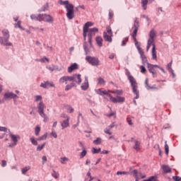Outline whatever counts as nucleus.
I'll list each match as a JSON object with an SVG mask.
<instances>
[{"instance_id": "f257e3e1", "label": "nucleus", "mask_w": 181, "mask_h": 181, "mask_svg": "<svg viewBox=\"0 0 181 181\" xmlns=\"http://www.w3.org/2000/svg\"><path fill=\"white\" fill-rule=\"evenodd\" d=\"M134 30L133 31L132 37L134 40V43L137 47L138 52L141 56V59L142 60L143 64H145L146 63H148V59L146 58V56H145V52H144V49L141 48L138 45V40H136V34L138 33V28H139V23L138 22V20H135L134 21Z\"/></svg>"}, {"instance_id": "f03ea898", "label": "nucleus", "mask_w": 181, "mask_h": 181, "mask_svg": "<svg viewBox=\"0 0 181 181\" xmlns=\"http://www.w3.org/2000/svg\"><path fill=\"white\" fill-rule=\"evenodd\" d=\"M126 76L128 77V80L131 83L132 88V92L136 95L134 97V100H138L139 98V90H138V83H136V80L134 76H131V72L129 71H126Z\"/></svg>"}, {"instance_id": "7ed1b4c3", "label": "nucleus", "mask_w": 181, "mask_h": 181, "mask_svg": "<svg viewBox=\"0 0 181 181\" xmlns=\"http://www.w3.org/2000/svg\"><path fill=\"white\" fill-rule=\"evenodd\" d=\"M60 5H65L66 9V18L71 20L74 18V6L69 3V1H59Z\"/></svg>"}, {"instance_id": "20e7f679", "label": "nucleus", "mask_w": 181, "mask_h": 181, "mask_svg": "<svg viewBox=\"0 0 181 181\" xmlns=\"http://www.w3.org/2000/svg\"><path fill=\"white\" fill-rule=\"evenodd\" d=\"M2 35L3 37H0V44L3 45V46H12L11 42H8L9 41V37H11L9 30L4 29L2 30Z\"/></svg>"}, {"instance_id": "39448f33", "label": "nucleus", "mask_w": 181, "mask_h": 181, "mask_svg": "<svg viewBox=\"0 0 181 181\" xmlns=\"http://www.w3.org/2000/svg\"><path fill=\"white\" fill-rule=\"evenodd\" d=\"M107 32L103 33V39L105 42H109V43H111L112 42V30H111L110 26L106 27Z\"/></svg>"}, {"instance_id": "423d86ee", "label": "nucleus", "mask_w": 181, "mask_h": 181, "mask_svg": "<svg viewBox=\"0 0 181 181\" xmlns=\"http://www.w3.org/2000/svg\"><path fill=\"white\" fill-rule=\"evenodd\" d=\"M98 32V28H89V30H87V35L88 37V42L90 44V46H93V36H95V33Z\"/></svg>"}, {"instance_id": "0eeeda50", "label": "nucleus", "mask_w": 181, "mask_h": 181, "mask_svg": "<svg viewBox=\"0 0 181 181\" xmlns=\"http://www.w3.org/2000/svg\"><path fill=\"white\" fill-rule=\"evenodd\" d=\"M86 60L92 66H99L100 60L97 57L86 56Z\"/></svg>"}, {"instance_id": "6e6552de", "label": "nucleus", "mask_w": 181, "mask_h": 181, "mask_svg": "<svg viewBox=\"0 0 181 181\" xmlns=\"http://www.w3.org/2000/svg\"><path fill=\"white\" fill-rule=\"evenodd\" d=\"M54 19L49 14H41V22H47V23H53Z\"/></svg>"}, {"instance_id": "1a4fd4ad", "label": "nucleus", "mask_w": 181, "mask_h": 181, "mask_svg": "<svg viewBox=\"0 0 181 181\" xmlns=\"http://www.w3.org/2000/svg\"><path fill=\"white\" fill-rule=\"evenodd\" d=\"M108 98L111 103H114L115 104H117V103H124L125 101V98L121 96L114 98L112 95H108Z\"/></svg>"}, {"instance_id": "9d476101", "label": "nucleus", "mask_w": 181, "mask_h": 181, "mask_svg": "<svg viewBox=\"0 0 181 181\" xmlns=\"http://www.w3.org/2000/svg\"><path fill=\"white\" fill-rule=\"evenodd\" d=\"M9 136H10V138H11V140L13 142V144H11L9 146L10 148H12V146H16V145H18V139H21V136H19V135L13 134L12 133H10Z\"/></svg>"}, {"instance_id": "9b49d317", "label": "nucleus", "mask_w": 181, "mask_h": 181, "mask_svg": "<svg viewBox=\"0 0 181 181\" xmlns=\"http://www.w3.org/2000/svg\"><path fill=\"white\" fill-rule=\"evenodd\" d=\"M96 94H98L99 95H106L105 98L108 100V95H111V93H110V90H105L104 89H95V90Z\"/></svg>"}, {"instance_id": "f8f14e48", "label": "nucleus", "mask_w": 181, "mask_h": 181, "mask_svg": "<svg viewBox=\"0 0 181 181\" xmlns=\"http://www.w3.org/2000/svg\"><path fill=\"white\" fill-rule=\"evenodd\" d=\"M90 26H93V23L90 21L86 23L85 25H83V32L84 40H86L87 37V31L90 30V28H90Z\"/></svg>"}, {"instance_id": "ddd939ff", "label": "nucleus", "mask_w": 181, "mask_h": 181, "mask_svg": "<svg viewBox=\"0 0 181 181\" xmlns=\"http://www.w3.org/2000/svg\"><path fill=\"white\" fill-rule=\"evenodd\" d=\"M4 100H9L13 98V100H16L18 98V95H16L15 93L12 92H7L4 93Z\"/></svg>"}, {"instance_id": "4468645a", "label": "nucleus", "mask_w": 181, "mask_h": 181, "mask_svg": "<svg viewBox=\"0 0 181 181\" xmlns=\"http://www.w3.org/2000/svg\"><path fill=\"white\" fill-rule=\"evenodd\" d=\"M71 81H74L78 84H81V74H75L71 76Z\"/></svg>"}, {"instance_id": "2eb2a0df", "label": "nucleus", "mask_w": 181, "mask_h": 181, "mask_svg": "<svg viewBox=\"0 0 181 181\" xmlns=\"http://www.w3.org/2000/svg\"><path fill=\"white\" fill-rule=\"evenodd\" d=\"M45 108H46L45 103H43L42 101L40 102L39 104L37 105V110H38V113L40 115L41 114L45 113Z\"/></svg>"}, {"instance_id": "dca6fc26", "label": "nucleus", "mask_w": 181, "mask_h": 181, "mask_svg": "<svg viewBox=\"0 0 181 181\" xmlns=\"http://www.w3.org/2000/svg\"><path fill=\"white\" fill-rule=\"evenodd\" d=\"M67 81H71V76H62L59 78V83L60 84H67Z\"/></svg>"}, {"instance_id": "f3484780", "label": "nucleus", "mask_w": 181, "mask_h": 181, "mask_svg": "<svg viewBox=\"0 0 181 181\" xmlns=\"http://www.w3.org/2000/svg\"><path fill=\"white\" fill-rule=\"evenodd\" d=\"M81 87V89L83 90V91L88 90V77L85 76V81L82 83Z\"/></svg>"}, {"instance_id": "a211bd4d", "label": "nucleus", "mask_w": 181, "mask_h": 181, "mask_svg": "<svg viewBox=\"0 0 181 181\" xmlns=\"http://www.w3.org/2000/svg\"><path fill=\"white\" fill-rule=\"evenodd\" d=\"M151 46H153H153H155V40L148 38L146 47V52L149 51V49H151Z\"/></svg>"}, {"instance_id": "6ab92c4d", "label": "nucleus", "mask_w": 181, "mask_h": 181, "mask_svg": "<svg viewBox=\"0 0 181 181\" xmlns=\"http://www.w3.org/2000/svg\"><path fill=\"white\" fill-rule=\"evenodd\" d=\"M134 146H133V148H134L136 152H139V151H141V142L136 140H134Z\"/></svg>"}, {"instance_id": "aec40b11", "label": "nucleus", "mask_w": 181, "mask_h": 181, "mask_svg": "<svg viewBox=\"0 0 181 181\" xmlns=\"http://www.w3.org/2000/svg\"><path fill=\"white\" fill-rule=\"evenodd\" d=\"M77 69H78V65L74 63L72 65H71L69 67H68V73H72L74 70H77Z\"/></svg>"}, {"instance_id": "412c9836", "label": "nucleus", "mask_w": 181, "mask_h": 181, "mask_svg": "<svg viewBox=\"0 0 181 181\" xmlns=\"http://www.w3.org/2000/svg\"><path fill=\"white\" fill-rule=\"evenodd\" d=\"M41 15L42 14H33L30 16L32 21H38V22H41Z\"/></svg>"}, {"instance_id": "4be33fe9", "label": "nucleus", "mask_w": 181, "mask_h": 181, "mask_svg": "<svg viewBox=\"0 0 181 181\" xmlns=\"http://www.w3.org/2000/svg\"><path fill=\"white\" fill-rule=\"evenodd\" d=\"M69 121H70V119H64V120L61 123L62 129H64L65 128H68V127H69V125H70Z\"/></svg>"}, {"instance_id": "5701e85b", "label": "nucleus", "mask_w": 181, "mask_h": 181, "mask_svg": "<svg viewBox=\"0 0 181 181\" xmlns=\"http://www.w3.org/2000/svg\"><path fill=\"white\" fill-rule=\"evenodd\" d=\"M162 169L164 173H172V168L169 165H163Z\"/></svg>"}, {"instance_id": "b1692460", "label": "nucleus", "mask_w": 181, "mask_h": 181, "mask_svg": "<svg viewBox=\"0 0 181 181\" xmlns=\"http://www.w3.org/2000/svg\"><path fill=\"white\" fill-rule=\"evenodd\" d=\"M151 54L153 60H158V57L156 55V47L155 46H153L152 48Z\"/></svg>"}, {"instance_id": "393cba45", "label": "nucleus", "mask_w": 181, "mask_h": 181, "mask_svg": "<svg viewBox=\"0 0 181 181\" xmlns=\"http://www.w3.org/2000/svg\"><path fill=\"white\" fill-rule=\"evenodd\" d=\"M156 37V31L155 30H151L149 33V39H151L153 40H155Z\"/></svg>"}, {"instance_id": "a878e982", "label": "nucleus", "mask_w": 181, "mask_h": 181, "mask_svg": "<svg viewBox=\"0 0 181 181\" xmlns=\"http://www.w3.org/2000/svg\"><path fill=\"white\" fill-rule=\"evenodd\" d=\"M95 40L98 46H99V47H103V37H97Z\"/></svg>"}, {"instance_id": "bb28decb", "label": "nucleus", "mask_w": 181, "mask_h": 181, "mask_svg": "<svg viewBox=\"0 0 181 181\" xmlns=\"http://www.w3.org/2000/svg\"><path fill=\"white\" fill-rule=\"evenodd\" d=\"M40 129H41L40 126L37 125L35 127V135L36 136H39V134H40Z\"/></svg>"}, {"instance_id": "cd10ccee", "label": "nucleus", "mask_w": 181, "mask_h": 181, "mask_svg": "<svg viewBox=\"0 0 181 181\" xmlns=\"http://www.w3.org/2000/svg\"><path fill=\"white\" fill-rule=\"evenodd\" d=\"M103 143V139L98 137L95 140L93 141L95 145H101Z\"/></svg>"}, {"instance_id": "c85d7f7f", "label": "nucleus", "mask_w": 181, "mask_h": 181, "mask_svg": "<svg viewBox=\"0 0 181 181\" xmlns=\"http://www.w3.org/2000/svg\"><path fill=\"white\" fill-rule=\"evenodd\" d=\"M28 170H30V166H26V167H24L23 168L21 169V173L23 175H26L27 172Z\"/></svg>"}, {"instance_id": "c756f323", "label": "nucleus", "mask_w": 181, "mask_h": 181, "mask_svg": "<svg viewBox=\"0 0 181 181\" xmlns=\"http://www.w3.org/2000/svg\"><path fill=\"white\" fill-rule=\"evenodd\" d=\"M109 93H112V94H115L116 95H122V90H113V91H110Z\"/></svg>"}, {"instance_id": "7c9ffc66", "label": "nucleus", "mask_w": 181, "mask_h": 181, "mask_svg": "<svg viewBox=\"0 0 181 181\" xmlns=\"http://www.w3.org/2000/svg\"><path fill=\"white\" fill-rule=\"evenodd\" d=\"M148 64V71H150V73H152V71H155V67L153 66V64H151L147 63Z\"/></svg>"}, {"instance_id": "2f4dec72", "label": "nucleus", "mask_w": 181, "mask_h": 181, "mask_svg": "<svg viewBox=\"0 0 181 181\" xmlns=\"http://www.w3.org/2000/svg\"><path fill=\"white\" fill-rule=\"evenodd\" d=\"M60 162L62 165H66V163L69 162V159L67 158V157H62L60 158Z\"/></svg>"}, {"instance_id": "473e14b6", "label": "nucleus", "mask_w": 181, "mask_h": 181, "mask_svg": "<svg viewBox=\"0 0 181 181\" xmlns=\"http://www.w3.org/2000/svg\"><path fill=\"white\" fill-rule=\"evenodd\" d=\"M47 139V133H45V134L39 137L37 139V141H46Z\"/></svg>"}, {"instance_id": "72a5a7b5", "label": "nucleus", "mask_w": 181, "mask_h": 181, "mask_svg": "<svg viewBox=\"0 0 181 181\" xmlns=\"http://www.w3.org/2000/svg\"><path fill=\"white\" fill-rule=\"evenodd\" d=\"M145 86H146V88H147V90H151V89L153 88V87H151L149 86V81L148 80V78H146L145 80Z\"/></svg>"}, {"instance_id": "f704fd0d", "label": "nucleus", "mask_w": 181, "mask_h": 181, "mask_svg": "<svg viewBox=\"0 0 181 181\" xmlns=\"http://www.w3.org/2000/svg\"><path fill=\"white\" fill-rule=\"evenodd\" d=\"M98 84H100V86H105V81L104 80V78H99L98 79Z\"/></svg>"}, {"instance_id": "c9c22d12", "label": "nucleus", "mask_w": 181, "mask_h": 181, "mask_svg": "<svg viewBox=\"0 0 181 181\" xmlns=\"http://www.w3.org/2000/svg\"><path fill=\"white\" fill-rule=\"evenodd\" d=\"M141 5L145 10H146V5H148V0H141Z\"/></svg>"}, {"instance_id": "e433bc0d", "label": "nucleus", "mask_w": 181, "mask_h": 181, "mask_svg": "<svg viewBox=\"0 0 181 181\" xmlns=\"http://www.w3.org/2000/svg\"><path fill=\"white\" fill-rule=\"evenodd\" d=\"M40 115V117H42V118H44V120H43L44 122H47V121L49 120V117H47L45 113H42Z\"/></svg>"}, {"instance_id": "4c0bfd02", "label": "nucleus", "mask_w": 181, "mask_h": 181, "mask_svg": "<svg viewBox=\"0 0 181 181\" xmlns=\"http://www.w3.org/2000/svg\"><path fill=\"white\" fill-rule=\"evenodd\" d=\"M165 151L166 155H169V146L168 145V141H165Z\"/></svg>"}, {"instance_id": "58836bf2", "label": "nucleus", "mask_w": 181, "mask_h": 181, "mask_svg": "<svg viewBox=\"0 0 181 181\" xmlns=\"http://www.w3.org/2000/svg\"><path fill=\"white\" fill-rule=\"evenodd\" d=\"M100 152H101V148H92L93 153H100Z\"/></svg>"}, {"instance_id": "ea45409f", "label": "nucleus", "mask_w": 181, "mask_h": 181, "mask_svg": "<svg viewBox=\"0 0 181 181\" xmlns=\"http://www.w3.org/2000/svg\"><path fill=\"white\" fill-rule=\"evenodd\" d=\"M172 63H173V61H171L169 64L167 65V69L169 71H173V69H172Z\"/></svg>"}, {"instance_id": "a19ab883", "label": "nucleus", "mask_w": 181, "mask_h": 181, "mask_svg": "<svg viewBox=\"0 0 181 181\" xmlns=\"http://www.w3.org/2000/svg\"><path fill=\"white\" fill-rule=\"evenodd\" d=\"M30 141H31V143L33 144V145H35V146H37V141H36L35 139V137H31L30 139Z\"/></svg>"}, {"instance_id": "79ce46f5", "label": "nucleus", "mask_w": 181, "mask_h": 181, "mask_svg": "<svg viewBox=\"0 0 181 181\" xmlns=\"http://www.w3.org/2000/svg\"><path fill=\"white\" fill-rule=\"evenodd\" d=\"M86 155H87V151L86 149H84L80 155V158L81 159H83V158H84V156H86Z\"/></svg>"}, {"instance_id": "37998d69", "label": "nucleus", "mask_w": 181, "mask_h": 181, "mask_svg": "<svg viewBox=\"0 0 181 181\" xmlns=\"http://www.w3.org/2000/svg\"><path fill=\"white\" fill-rule=\"evenodd\" d=\"M21 25V21H18L17 24H15V28H19V29H21V30H23V28H22Z\"/></svg>"}, {"instance_id": "c03bdc74", "label": "nucleus", "mask_w": 181, "mask_h": 181, "mask_svg": "<svg viewBox=\"0 0 181 181\" xmlns=\"http://www.w3.org/2000/svg\"><path fill=\"white\" fill-rule=\"evenodd\" d=\"M128 37H126L125 38H124V40L122 42V46H125V45H127V43L128 42Z\"/></svg>"}, {"instance_id": "a18cd8bd", "label": "nucleus", "mask_w": 181, "mask_h": 181, "mask_svg": "<svg viewBox=\"0 0 181 181\" xmlns=\"http://www.w3.org/2000/svg\"><path fill=\"white\" fill-rule=\"evenodd\" d=\"M83 48H84L85 52H86V53L88 52H89V50H90V47H88V46H87V42H84Z\"/></svg>"}, {"instance_id": "49530a36", "label": "nucleus", "mask_w": 181, "mask_h": 181, "mask_svg": "<svg viewBox=\"0 0 181 181\" xmlns=\"http://www.w3.org/2000/svg\"><path fill=\"white\" fill-rule=\"evenodd\" d=\"M72 87H74V85L73 83H71L70 85H66L65 90L69 91V90H71Z\"/></svg>"}, {"instance_id": "de8ad7c7", "label": "nucleus", "mask_w": 181, "mask_h": 181, "mask_svg": "<svg viewBox=\"0 0 181 181\" xmlns=\"http://www.w3.org/2000/svg\"><path fill=\"white\" fill-rule=\"evenodd\" d=\"M46 143H44L42 146L39 145L37 147V151H42L45 148Z\"/></svg>"}, {"instance_id": "09e8293b", "label": "nucleus", "mask_w": 181, "mask_h": 181, "mask_svg": "<svg viewBox=\"0 0 181 181\" xmlns=\"http://www.w3.org/2000/svg\"><path fill=\"white\" fill-rule=\"evenodd\" d=\"M45 83L47 84V88H49V87H54V84L53 83V82L47 81Z\"/></svg>"}, {"instance_id": "8fccbe9b", "label": "nucleus", "mask_w": 181, "mask_h": 181, "mask_svg": "<svg viewBox=\"0 0 181 181\" xmlns=\"http://www.w3.org/2000/svg\"><path fill=\"white\" fill-rule=\"evenodd\" d=\"M52 176H53V177H54L55 179H57V177H59V173H57L56 171L53 170Z\"/></svg>"}, {"instance_id": "3c124183", "label": "nucleus", "mask_w": 181, "mask_h": 181, "mask_svg": "<svg viewBox=\"0 0 181 181\" xmlns=\"http://www.w3.org/2000/svg\"><path fill=\"white\" fill-rule=\"evenodd\" d=\"M47 69L49 70V71H54V70H56V67L53 65L52 66H47Z\"/></svg>"}, {"instance_id": "603ef678", "label": "nucleus", "mask_w": 181, "mask_h": 181, "mask_svg": "<svg viewBox=\"0 0 181 181\" xmlns=\"http://www.w3.org/2000/svg\"><path fill=\"white\" fill-rule=\"evenodd\" d=\"M67 112H69V114H71V112H74V108H73L71 106H69L67 108Z\"/></svg>"}, {"instance_id": "864d4df0", "label": "nucleus", "mask_w": 181, "mask_h": 181, "mask_svg": "<svg viewBox=\"0 0 181 181\" xmlns=\"http://www.w3.org/2000/svg\"><path fill=\"white\" fill-rule=\"evenodd\" d=\"M35 103H37V101H42V95H35Z\"/></svg>"}, {"instance_id": "5fc2aeb1", "label": "nucleus", "mask_w": 181, "mask_h": 181, "mask_svg": "<svg viewBox=\"0 0 181 181\" xmlns=\"http://www.w3.org/2000/svg\"><path fill=\"white\" fill-rule=\"evenodd\" d=\"M117 175H129V173L125 171H117Z\"/></svg>"}, {"instance_id": "6e6d98bb", "label": "nucleus", "mask_w": 181, "mask_h": 181, "mask_svg": "<svg viewBox=\"0 0 181 181\" xmlns=\"http://www.w3.org/2000/svg\"><path fill=\"white\" fill-rule=\"evenodd\" d=\"M8 128L6 127H0V132H7Z\"/></svg>"}, {"instance_id": "4d7b16f0", "label": "nucleus", "mask_w": 181, "mask_h": 181, "mask_svg": "<svg viewBox=\"0 0 181 181\" xmlns=\"http://www.w3.org/2000/svg\"><path fill=\"white\" fill-rule=\"evenodd\" d=\"M110 129L106 128L104 131L105 134H107V135H112V132L110 131Z\"/></svg>"}, {"instance_id": "13d9d810", "label": "nucleus", "mask_w": 181, "mask_h": 181, "mask_svg": "<svg viewBox=\"0 0 181 181\" xmlns=\"http://www.w3.org/2000/svg\"><path fill=\"white\" fill-rule=\"evenodd\" d=\"M141 73H146V69L144 66H140Z\"/></svg>"}, {"instance_id": "bf43d9fd", "label": "nucleus", "mask_w": 181, "mask_h": 181, "mask_svg": "<svg viewBox=\"0 0 181 181\" xmlns=\"http://www.w3.org/2000/svg\"><path fill=\"white\" fill-rule=\"evenodd\" d=\"M127 121L129 125H131V126L134 125V123H132V120L129 117L127 118Z\"/></svg>"}, {"instance_id": "052dcab7", "label": "nucleus", "mask_w": 181, "mask_h": 181, "mask_svg": "<svg viewBox=\"0 0 181 181\" xmlns=\"http://www.w3.org/2000/svg\"><path fill=\"white\" fill-rule=\"evenodd\" d=\"M173 179L175 181H181V177L179 176H174L173 177Z\"/></svg>"}, {"instance_id": "680f3d73", "label": "nucleus", "mask_w": 181, "mask_h": 181, "mask_svg": "<svg viewBox=\"0 0 181 181\" xmlns=\"http://www.w3.org/2000/svg\"><path fill=\"white\" fill-rule=\"evenodd\" d=\"M61 117L62 118H64L65 119H70V117L66 114H62Z\"/></svg>"}, {"instance_id": "e2e57ef3", "label": "nucleus", "mask_w": 181, "mask_h": 181, "mask_svg": "<svg viewBox=\"0 0 181 181\" xmlns=\"http://www.w3.org/2000/svg\"><path fill=\"white\" fill-rule=\"evenodd\" d=\"M51 135L52 136H54L55 139L57 138V133H56V132H54V130H52Z\"/></svg>"}, {"instance_id": "0e129e2a", "label": "nucleus", "mask_w": 181, "mask_h": 181, "mask_svg": "<svg viewBox=\"0 0 181 181\" xmlns=\"http://www.w3.org/2000/svg\"><path fill=\"white\" fill-rule=\"evenodd\" d=\"M87 176H88V177H90L89 181H92V180H94V177H93L91 176V173H90V172H88V173H87Z\"/></svg>"}, {"instance_id": "69168bd1", "label": "nucleus", "mask_w": 181, "mask_h": 181, "mask_svg": "<svg viewBox=\"0 0 181 181\" xmlns=\"http://www.w3.org/2000/svg\"><path fill=\"white\" fill-rule=\"evenodd\" d=\"M40 87H42L43 88H47V85L46 82L42 83L40 85Z\"/></svg>"}, {"instance_id": "338daca9", "label": "nucleus", "mask_w": 181, "mask_h": 181, "mask_svg": "<svg viewBox=\"0 0 181 181\" xmlns=\"http://www.w3.org/2000/svg\"><path fill=\"white\" fill-rule=\"evenodd\" d=\"M114 16V12L112 11H109V18L110 19H112V17Z\"/></svg>"}, {"instance_id": "774afa93", "label": "nucleus", "mask_w": 181, "mask_h": 181, "mask_svg": "<svg viewBox=\"0 0 181 181\" xmlns=\"http://www.w3.org/2000/svg\"><path fill=\"white\" fill-rule=\"evenodd\" d=\"M1 166H2L3 168H5V166H6V160H3L1 161Z\"/></svg>"}]
</instances>
